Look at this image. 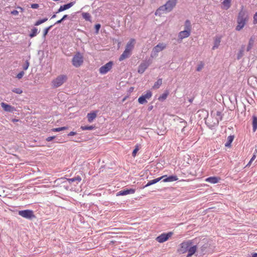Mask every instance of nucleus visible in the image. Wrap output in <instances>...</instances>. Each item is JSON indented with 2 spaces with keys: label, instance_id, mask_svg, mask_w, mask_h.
<instances>
[{
  "label": "nucleus",
  "instance_id": "f704fd0d",
  "mask_svg": "<svg viewBox=\"0 0 257 257\" xmlns=\"http://www.w3.org/2000/svg\"><path fill=\"white\" fill-rule=\"evenodd\" d=\"M53 27V25H51L49 27L46 28L44 31H43V38H45L46 37V36L47 35L49 31L50 30V29Z\"/></svg>",
  "mask_w": 257,
  "mask_h": 257
},
{
  "label": "nucleus",
  "instance_id": "de8ad7c7",
  "mask_svg": "<svg viewBox=\"0 0 257 257\" xmlns=\"http://www.w3.org/2000/svg\"><path fill=\"white\" fill-rule=\"evenodd\" d=\"M100 25L98 24H96L95 25V30H96V33H98V32L99 31L100 28Z\"/></svg>",
  "mask_w": 257,
  "mask_h": 257
},
{
  "label": "nucleus",
  "instance_id": "c9c22d12",
  "mask_svg": "<svg viewBox=\"0 0 257 257\" xmlns=\"http://www.w3.org/2000/svg\"><path fill=\"white\" fill-rule=\"evenodd\" d=\"M204 66V64L203 62H200L198 65H197V67L196 68V70L197 71H200Z\"/></svg>",
  "mask_w": 257,
  "mask_h": 257
},
{
  "label": "nucleus",
  "instance_id": "b1692460",
  "mask_svg": "<svg viewBox=\"0 0 257 257\" xmlns=\"http://www.w3.org/2000/svg\"><path fill=\"white\" fill-rule=\"evenodd\" d=\"M234 136H229L227 138V142L225 144V146L226 147L229 148L231 147V144L233 142L234 140Z\"/></svg>",
  "mask_w": 257,
  "mask_h": 257
},
{
  "label": "nucleus",
  "instance_id": "49530a36",
  "mask_svg": "<svg viewBox=\"0 0 257 257\" xmlns=\"http://www.w3.org/2000/svg\"><path fill=\"white\" fill-rule=\"evenodd\" d=\"M19 13V11H18L17 10H13V11H11V14L14 16L18 15Z\"/></svg>",
  "mask_w": 257,
  "mask_h": 257
},
{
  "label": "nucleus",
  "instance_id": "e433bc0d",
  "mask_svg": "<svg viewBox=\"0 0 257 257\" xmlns=\"http://www.w3.org/2000/svg\"><path fill=\"white\" fill-rule=\"evenodd\" d=\"M94 126L92 125L90 126H81V128L84 131V130H92L93 128H94Z\"/></svg>",
  "mask_w": 257,
  "mask_h": 257
},
{
  "label": "nucleus",
  "instance_id": "09e8293b",
  "mask_svg": "<svg viewBox=\"0 0 257 257\" xmlns=\"http://www.w3.org/2000/svg\"><path fill=\"white\" fill-rule=\"evenodd\" d=\"M39 7V5L37 4H33L31 5V8L33 9H37Z\"/></svg>",
  "mask_w": 257,
  "mask_h": 257
},
{
  "label": "nucleus",
  "instance_id": "39448f33",
  "mask_svg": "<svg viewBox=\"0 0 257 257\" xmlns=\"http://www.w3.org/2000/svg\"><path fill=\"white\" fill-rule=\"evenodd\" d=\"M67 76L66 75L62 74L58 76L51 82L52 87L57 88L61 86L67 81Z\"/></svg>",
  "mask_w": 257,
  "mask_h": 257
},
{
  "label": "nucleus",
  "instance_id": "37998d69",
  "mask_svg": "<svg viewBox=\"0 0 257 257\" xmlns=\"http://www.w3.org/2000/svg\"><path fill=\"white\" fill-rule=\"evenodd\" d=\"M255 158H256V155L255 154H253V156H252L251 159L250 160L249 163L247 164L246 166H250V165L251 164L252 162L253 161H254Z\"/></svg>",
  "mask_w": 257,
  "mask_h": 257
},
{
  "label": "nucleus",
  "instance_id": "f8f14e48",
  "mask_svg": "<svg viewBox=\"0 0 257 257\" xmlns=\"http://www.w3.org/2000/svg\"><path fill=\"white\" fill-rule=\"evenodd\" d=\"M1 106L3 107L4 110L7 112H13L16 109L14 107L7 104L4 102H2L1 103Z\"/></svg>",
  "mask_w": 257,
  "mask_h": 257
},
{
  "label": "nucleus",
  "instance_id": "c03bdc74",
  "mask_svg": "<svg viewBox=\"0 0 257 257\" xmlns=\"http://www.w3.org/2000/svg\"><path fill=\"white\" fill-rule=\"evenodd\" d=\"M25 74V72L24 71H21L19 73H18L17 75V77L18 78V79H21L23 76Z\"/></svg>",
  "mask_w": 257,
  "mask_h": 257
},
{
  "label": "nucleus",
  "instance_id": "5fc2aeb1",
  "mask_svg": "<svg viewBox=\"0 0 257 257\" xmlns=\"http://www.w3.org/2000/svg\"><path fill=\"white\" fill-rule=\"evenodd\" d=\"M63 21V20L61 19L58 21H57L55 24H60L61 23H62V22Z\"/></svg>",
  "mask_w": 257,
  "mask_h": 257
},
{
  "label": "nucleus",
  "instance_id": "9d476101",
  "mask_svg": "<svg viewBox=\"0 0 257 257\" xmlns=\"http://www.w3.org/2000/svg\"><path fill=\"white\" fill-rule=\"evenodd\" d=\"M173 234L172 232H169L167 233H162L156 238V240L160 242L163 243L167 241Z\"/></svg>",
  "mask_w": 257,
  "mask_h": 257
},
{
  "label": "nucleus",
  "instance_id": "9b49d317",
  "mask_svg": "<svg viewBox=\"0 0 257 257\" xmlns=\"http://www.w3.org/2000/svg\"><path fill=\"white\" fill-rule=\"evenodd\" d=\"M149 65L150 64L146 62L142 63L138 67V72L140 74L143 73L149 67Z\"/></svg>",
  "mask_w": 257,
  "mask_h": 257
},
{
  "label": "nucleus",
  "instance_id": "20e7f679",
  "mask_svg": "<svg viewBox=\"0 0 257 257\" xmlns=\"http://www.w3.org/2000/svg\"><path fill=\"white\" fill-rule=\"evenodd\" d=\"M211 115L213 118L215 117V120H212L209 122V121H210V119H208L207 123L210 127H213L218 124L219 121L222 120V115L221 113L218 111H212Z\"/></svg>",
  "mask_w": 257,
  "mask_h": 257
},
{
  "label": "nucleus",
  "instance_id": "4468645a",
  "mask_svg": "<svg viewBox=\"0 0 257 257\" xmlns=\"http://www.w3.org/2000/svg\"><path fill=\"white\" fill-rule=\"evenodd\" d=\"M75 4V2H71L66 5H64L63 6H61L58 11L56 12V14L59 13L61 12L65 11L66 10L69 9L71 7H72Z\"/></svg>",
  "mask_w": 257,
  "mask_h": 257
},
{
  "label": "nucleus",
  "instance_id": "a211bd4d",
  "mask_svg": "<svg viewBox=\"0 0 257 257\" xmlns=\"http://www.w3.org/2000/svg\"><path fill=\"white\" fill-rule=\"evenodd\" d=\"M166 177V175H164V176H163L161 177H159V178H156V179H155L153 180H151V181H149L148 183L144 186V188L145 187H147L148 186H150L152 185H153L155 183H157V182H158L159 181H160L161 180H162L163 178H165Z\"/></svg>",
  "mask_w": 257,
  "mask_h": 257
},
{
  "label": "nucleus",
  "instance_id": "cd10ccee",
  "mask_svg": "<svg viewBox=\"0 0 257 257\" xmlns=\"http://www.w3.org/2000/svg\"><path fill=\"white\" fill-rule=\"evenodd\" d=\"M231 0H224L222 4L224 7V9L225 10L228 9L230 7V3Z\"/></svg>",
  "mask_w": 257,
  "mask_h": 257
},
{
  "label": "nucleus",
  "instance_id": "4c0bfd02",
  "mask_svg": "<svg viewBox=\"0 0 257 257\" xmlns=\"http://www.w3.org/2000/svg\"><path fill=\"white\" fill-rule=\"evenodd\" d=\"M13 92H15L17 94H21L23 92L21 88H15L12 90Z\"/></svg>",
  "mask_w": 257,
  "mask_h": 257
},
{
  "label": "nucleus",
  "instance_id": "6e6552de",
  "mask_svg": "<svg viewBox=\"0 0 257 257\" xmlns=\"http://www.w3.org/2000/svg\"><path fill=\"white\" fill-rule=\"evenodd\" d=\"M166 48V44L164 43H159L153 49L151 56L152 57H156L158 55V53L163 50Z\"/></svg>",
  "mask_w": 257,
  "mask_h": 257
},
{
  "label": "nucleus",
  "instance_id": "bf43d9fd",
  "mask_svg": "<svg viewBox=\"0 0 257 257\" xmlns=\"http://www.w3.org/2000/svg\"><path fill=\"white\" fill-rule=\"evenodd\" d=\"M18 121H19V120L17 119H12V121L14 122H17Z\"/></svg>",
  "mask_w": 257,
  "mask_h": 257
},
{
  "label": "nucleus",
  "instance_id": "13d9d810",
  "mask_svg": "<svg viewBox=\"0 0 257 257\" xmlns=\"http://www.w3.org/2000/svg\"><path fill=\"white\" fill-rule=\"evenodd\" d=\"M208 119H210V121H209V122H210V121H212V120H215V117H214V118H213V117H212V116H211V118H208Z\"/></svg>",
  "mask_w": 257,
  "mask_h": 257
},
{
  "label": "nucleus",
  "instance_id": "4d7b16f0",
  "mask_svg": "<svg viewBox=\"0 0 257 257\" xmlns=\"http://www.w3.org/2000/svg\"><path fill=\"white\" fill-rule=\"evenodd\" d=\"M67 17H68V15H65L63 16V17H62V19L63 20V21H64V20H65Z\"/></svg>",
  "mask_w": 257,
  "mask_h": 257
},
{
  "label": "nucleus",
  "instance_id": "052dcab7",
  "mask_svg": "<svg viewBox=\"0 0 257 257\" xmlns=\"http://www.w3.org/2000/svg\"><path fill=\"white\" fill-rule=\"evenodd\" d=\"M252 257H257V253L252 254Z\"/></svg>",
  "mask_w": 257,
  "mask_h": 257
},
{
  "label": "nucleus",
  "instance_id": "f03ea898",
  "mask_svg": "<svg viewBox=\"0 0 257 257\" xmlns=\"http://www.w3.org/2000/svg\"><path fill=\"white\" fill-rule=\"evenodd\" d=\"M249 15L248 12L247 10L242 6L237 17L236 22L237 25L236 26L235 30L237 31L242 30L247 23Z\"/></svg>",
  "mask_w": 257,
  "mask_h": 257
},
{
  "label": "nucleus",
  "instance_id": "0eeeda50",
  "mask_svg": "<svg viewBox=\"0 0 257 257\" xmlns=\"http://www.w3.org/2000/svg\"><path fill=\"white\" fill-rule=\"evenodd\" d=\"M83 62V57L82 55L77 52L73 57L72 63L73 65L75 67H80Z\"/></svg>",
  "mask_w": 257,
  "mask_h": 257
},
{
  "label": "nucleus",
  "instance_id": "864d4df0",
  "mask_svg": "<svg viewBox=\"0 0 257 257\" xmlns=\"http://www.w3.org/2000/svg\"><path fill=\"white\" fill-rule=\"evenodd\" d=\"M17 9L19 10L20 12H23L24 11V9L20 7H18Z\"/></svg>",
  "mask_w": 257,
  "mask_h": 257
},
{
  "label": "nucleus",
  "instance_id": "aec40b11",
  "mask_svg": "<svg viewBox=\"0 0 257 257\" xmlns=\"http://www.w3.org/2000/svg\"><path fill=\"white\" fill-rule=\"evenodd\" d=\"M221 37L217 36L214 38V46L212 47L213 50H215L218 48L221 42Z\"/></svg>",
  "mask_w": 257,
  "mask_h": 257
},
{
  "label": "nucleus",
  "instance_id": "5701e85b",
  "mask_svg": "<svg viewBox=\"0 0 257 257\" xmlns=\"http://www.w3.org/2000/svg\"><path fill=\"white\" fill-rule=\"evenodd\" d=\"M96 113L95 112L88 113L87 117L88 122H91L96 117Z\"/></svg>",
  "mask_w": 257,
  "mask_h": 257
},
{
  "label": "nucleus",
  "instance_id": "c85d7f7f",
  "mask_svg": "<svg viewBox=\"0 0 257 257\" xmlns=\"http://www.w3.org/2000/svg\"><path fill=\"white\" fill-rule=\"evenodd\" d=\"M169 92L168 90H166L164 93L159 97L158 99L160 101H164L167 98Z\"/></svg>",
  "mask_w": 257,
  "mask_h": 257
},
{
  "label": "nucleus",
  "instance_id": "1a4fd4ad",
  "mask_svg": "<svg viewBox=\"0 0 257 257\" xmlns=\"http://www.w3.org/2000/svg\"><path fill=\"white\" fill-rule=\"evenodd\" d=\"M113 62L109 61L104 65L102 66L99 69V72L101 74H105L112 68Z\"/></svg>",
  "mask_w": 257,
  "mask_h": 257
},
{
  "label": "nucleus",
  "instance_id": "0e129e2a",
  "mask_svg": "<svg viewBox=\"0 0 257 257\" xmlns=\"http://www.w3.org/2000/svg\"><path fill=\"white\" fill-rule=\"evenodd\" d=\"M240 53L241 55H242V52L240 51Z\"/></svg>",
  "mask_w": 257,
  "mask_h": 257
},
{
  "label": "nucleus",
  "instance_id": "6e6d98bb",
  "mask_svg": "<svg viewBox=\"0 0 257 257\" xmlns=\"http://www.w3.org/2000/svg\"><path fill=\"white\" fill-rule=\"evenodd\" d=\"M41 20L42 21V22L43 23L46 22L48 20V19L46 18L43 19Z\"/></svg>",
  "mask_w": 257,
  "mask_h": 257
},
{
  "label": "nucleus",
  "instance_id": "7c9ffc66",
  "mask_svg": "<svg viewBox=\"0 0 257 257\" xmlns=\"http://www.w3.org/2000/svg\"><path fill=\"white\" fill-rule=\"evenodd\" d=\"M253 44H254V40L252 38H250L249 40L248 44L247 47V49H246L247 51H249L250 50V49L252 48V47L253 45Z\"/></svg>",
  "mask_w": 257,
  "mask_h": 257
},
{
  "label": "nucleus",
  "instance_id": "ddd939ff",
  "mask_svg": "<svg viewBox=\"0 0 257 257\" xmlns=\"http://www.w3.org/2000/svg\"><path fill=\"white\" fill-rule=\"evenodd\" d=\"M136 43V40L134 39H131L130 41L126 44L125 49L128 50L131 52L133 50L134 48L135 44Z\"/></svg>",
  "mask_w": 257,
  "mask_h": 257
},
{
  "label": "nucleus",
  "instance_id": "f257e3e1",
  "mask_svg": "<svg viewBox=\"0 0 257 257\" xmlns=\"http://www.w3.org/2000/svg\"><path fill=\"white\" fill-rule=\"evenodd\" d=\"M197 248V245L194 244L192 240H187L180 244V247L178 249V251L180 253L187 252V257H190L195 253Z\"/></svg>",
  "mask_w": 257,
  "mask_h": 257
},
{
  "label": "nucleus",
  "instance_id": "2eb2a0df",
  "mask_svg": "<svg viewBox=\"0 0 257 257\" xmlns=\"http://www.w3.org/2000/svg\"><path fill=\"white\" fill-rule=\"evenodd\" d=\"M190 34L191 33H190L189 31H187L185 30L182 31L179 33L178 38L179 40L182 41L183 39L189 37Z\"/></svg>",
  "mask_w": 257,
  "mask_h": 257
},
{
  "label": "nucleus",
  "instance_id": "72a5a7b5",
  "mask_svg": "<svg viewBox=\"0 0 257 257\" xmlns=\"http://www.w3.org/2000/svg\"><path fill=\"white\" fill-rule=\"evenodd\" d=\"M138 102L141 104H145L147 102V99L143 96H141L138 99Z\"/></svg>",
  "mask_w": 257,
  "mask_h": 257
},
{
  "label": "nucleus",
  "instance_id": "473e14b6",
  "mask_svg": "<svg viewBox=\"0 0 257 257\" xmlns=\"http://www.w3.org/2000/svg\"><path fill=\"white\" fill-rule=\"evenodd\" d=\"M146 99H149L152 96V93L151 91L148 90L147 91L146 93L142 95Z\"/></svg>",
  "mask_w": 257,
  "mask_h": 257
},
{
  "label": "nucleus",
  "instance_id": "bb28decb",
  "mask_svg": "<svg viewBox=\"0 0 257 257\" xmlns=\"http://www.w3.org/2000/svg\"><path fill=\"white\" fill-rule=\"evenodd\" d=\"M38 34V30L36 28H33L31 31L29 36L31 38L35 37Z\"/></svg>",
  "mask_w": 257,
  "mask_h": 257
},
{
  "label": "nucleus",
  "instance_id": "e2e57ef3",
  "mask_svg": "<svg viewBox=\"0 0 257 257\" xmlns=\"http://www.w3.org/2000/svg\"><path fill=\"white\" fill-rule=\"evenodd\" d=\"M152 106L151 107H150V110L152 109Z\"/></svg>",
  "mask_w": 257,
  "mask_h": 257
},
{
  "label": "nucleus",
  "instance_id": "58836bf2",
  "mask_svg": "<svg viewBox=\"0 0 257 257\" xmlns=\"http://www.w3.org/2000/svg\"><path fill=\"white\" fill-rule=\"evenodd\" d=\"M66 129V127H61L58 128H54L52 130L53 132H60L61 131L65 130Z\"/></svg>",
  "mask_w": 257,
  "mask_h": 257
},
{
  "label": "nucleus",
  "instance_id": "79ce46f5",
  "mask_svg": "<svg viewBox=\"0 0 257 257\" xmlns=\"http://www.w3.org/2000/svg\"><path fill=\"white\" fill-rule=\"evenodd\" d=\"M29 66V62L28 60H27L25 62V64L23 66V69L25 70H27Z\"/></svg>",
  "mask_w": 257,
  "mask_h": 257
},
{
  "label": "nucleus",
  "instance_id": "8fccbe9b",
  "mask_svg": "<svg viewBox=\"0 0 257 257\" xmlns=\"http://www.w3.org/2000/svg\"><path fill=\"white\" fill-rule=\"evenodd\" d=\"M43 23L42 22V21L41 20H39L38 21H37L35 23V26H39L40 25H41V24H42Z\"/></svg>",
  "mask_w": 257,
  "mask_h": 257
},
{
  "label": "nucleus",
  "instance_id": "7ed1b4c3",
  "mask_svg": "<svg viewBox=\"0 0 257 257\" xmlns=\"http://www.w3.org/2000/svg\"><path fill=\"white\" fill-rule=\"evenodd\" d=\"M177 0H168L167 3L159 7L155 12L156 16H161L162 14L171 12L176 5Z\"/></svg>",
  "mask_w": 257,
  "mask_h": 257
},
{
  "label": "nucleus",
  "instance_id": "423d86ee",
  "mask_svg": "<svg viewBox=\"0 0 257 257\" xmlns=\"http://www.w3.org/2000/svg\"><path fill=\"white\" fill-rule=\"evenodd\" d=\"M18 214L21 216L27 219L32 220L36 218L34 212L32 210L27 209L24 210H20Z\"/></svg>",
  "mask_w": 257,
  "mask_h": 257
},
{
  "label": "nucleus",
  "instance_id": "603ef678",
  "mask_svg": "<svg viewBox=\"0 0 257 257\" xmlns=\"http://www.w3.org/2000/svg\"><path fill=\"white\" fill-rule=\"evenodd\" d=\"M76 134V132H71L70 133H69L68 135V136H74Z\"/></svg>",
  "mask_w": 257,
  "mask_h": 257
},
{
  "label": "nucleus",
  "instance_id": "c756f323",
  "mask_svg": "<svg viewBox=\"0 0 257 257\" xmlns=\"http://www.w3.org/2000/svg\"><path fill=\"white\" fill-rule=\"evenodd\" d=\"M162 84V79L161 78L158 79L157 81L155 83L153 87L154 89H158L160 87Z\"/></svg>",
  "mask_w": 257,
  "mask_h": 257
},
{
  "label": "nucleus",
  "instance_id": "2f4dec72",
  "mask_svg": "<svg viewBox=\"0 0 257 257\" xmlns=\"http://www.w3.org/2000/svg\"><path fill=\"white\" fill-rule=\"evenodd\" d=\"M82 17L86 21H91V16L88 13H82Z\"/></svg>",
  "mask_w": 257,
  "mask_h": 257
},
{
  "label": "nucleus",
  "instance_id": "a18cd8bd",
  "mask_svg": "<svg viewBox=\"0 0 257 257\" xmlns=\"http://www.w3.org/2000/svg\"><path fill=\"white\" fill-rule=\"evenodd\" d=\"M138 151H139L138 147H136L132 153L133 156L135 157L136 155V154Z\"/></svg>",
  "mask_w": 257,
  "mask_h": 257
},
{
  "label": "nucleus",
  "instance_id": "dca6fc26",
  "mask_svg": "<svg viewBox=\"0 0 257 257\" xmlns=\"http://www.w3.org/2000/svg\"><path fill=\"white\" fill-rule=\"evenodd\" d=\"M135 193V190L133 189H125L123 190H121L119 192H118L117 193V196H123L129 194H133Z\"/></svg>",
  "mask_w": 257,
  "mask_h": 257
},
{
  "label": "nucleus",
  "instance_id": "4be33fe9",
  "mask_svg": "<svg viewBox=\"0 0 257 257\" xmlns=\"http://www.w3.org/2000/svg\"><path fill=\"white\" fill-rule=\"evenodd\" d=\"M81 177L79 175H77V176L72 178L67 179V181L69 182V183H71L76 182L77 184H78L81 181Z\"/></svg>",
  "mask_w": 257,
  "mask_h": 257
},
{
  "label": "nucleus",
  "instance_id": "3c124183",
  "mask_svg": "<svg viewBox=\"0 0 257 257\" xmlns=\"http://www.w3.org/2000/svg\"><path fill=\"white\" fill-rule=\"evenodd\" d=\"M55 138V137L54 136H53V137H48L47 139H46V141H48V142H50V141H51L53 139H54Z\"/></svg>",
  "mask_w": 257,
  "mask_h": 257
},
{
  "label": "nucleus",
  "instance_id": "f3484780",
  "mask_svg": "<svg viewBox=\"0 0 257 257\" xmlns=\"http://www.w3.org/2000/svg\"><path fill=\"white\" fill-rule=\"evenodd\" d=\"M131 54L132 52L125 49L122 54L119 57V60L120 61L123 60L124 59L129 57L131 56Z\"/></svg>",
  "mask_w": 257,
  "mask_h": 257
},
{
  "label": "nucleus",
  "instance_id": "a19ab883",
  "mask_svg": "<svg viewBox=\"0 0 257 257\" xmlns=\"http://www.w3.org/2000/svg\"><path fill=\"white\" fill-rule=\"evenodd\" d=\"M253 24L254 25L257 24V12L253 15Z\"/></svg>",
  "mask_w": 257,
  "mask_h": 257
},
{
  "label": "nucleus",
  "instance_id": "680f3d73",
  "mask_svg": "<svg viewBox=\"0 0 257 257\" xmlns=\"http://www.w3.org/2000/svg\"><path fill=\"white\" fill-rule=\"evenodd\" d=\"M56 17V14H54V15H53L52 16L51 19H54V18H55Z\"/></svg>",
  "mask_w": 257,
  "mask_h": 257
},
{
  "label": "nucleus",
  "instance_id": "6ab92c4d",
  "mask_svg": "<svg viewBox=\"0 0 257 257\" xmlns=\"http://www.w3.org/2000/svg\"><path fill=\"white\" fill-rule=\"evenodd\" d=\"M162 179L164 182H170L177 181L178 180V178L176 176H170L169 177L166 176V177L163 178Z\"/></svg>",
  "mask_w": 257,
  "mask_h": 257
},
{
  "label": "nucleus",
  "instance_id": "ea45409f",
  "mask_svg": "<svg viewBox=\"0 0 257 257\" xmlns=\"http://www.w3.org/2000/svg\"><path fill=\"white\" fill-rule=\"evenodd\" d=\"M180 123L181 124L182 126L183 127L182 131L183 132L184 131L185 127L187 125V122L185 121L184 120L181 119V121H180Z\"/></svg>",
  "mask_w": 257,
  "mask_h": 257
},
{
  "label": "nucleus",
  "instance_id": "412c9836",
  "mask_svg": "<svg viewBox=\"0 0 257 257\" xmlns=\"http://www.w3.org/2000/svg\"><path fill=\"white\" fill-rule=\"evenodd\" d=\"M184 30L189 31L190 33L191 32L192 25L191 22L189 20L185 21L184 23Z\"/></svg>",
  "mask_w": 257,
  "mask_h": 257
},
{
  "label": "nucleus",
  "instance_id": "a878e982",
  "mask_svg": "<svg viewBox=\"0 0 257 257\" xmlns=\"http://www.w3.org/2000/svg\"><path fill=\"white\" fill-rule=\"evenodd\" d=\"M252 127L253 132L257 129V117L255 115L252 116Z\"/></svg>",
  "mask_w": 257,
  "mask_h": 257
},
{
  "label": "nucleus",
  "instance_id": "393cba45",
  "mask_svg": "<svg viewBox=\"0 0 257 257\" xmlns=\"http://www.w3.org/2000/svg\"><path fill=\"white\" fill-rule=\"evenodd\" d=\"M218 180L219 179L217 177H210L207 178L206 179V181L211 183L215 184V183H217L218 182Z\"/></svg>",
  "mask_w": 257,
  "mask_h": 257
}]
</instances>
